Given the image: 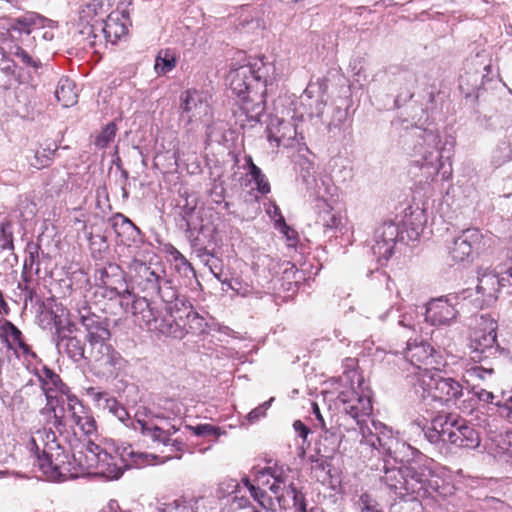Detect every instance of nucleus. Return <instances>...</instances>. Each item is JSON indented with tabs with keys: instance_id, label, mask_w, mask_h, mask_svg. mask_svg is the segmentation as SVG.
I'll return each mask as SVG.
<instances>
[{
	"instance_id": "63",
	"label": "nucleus",
	"mask_w": 512,
	"mask_h": 512,
	"mask_svg": "<svg viewBox=\"0 0 512 512\" xmlns=\"http://www.w3.org/2000/svg\"><path fill=\"white\" fill-rule=\"evenodd\" d=\"M193 432L197 436H206V435H219L220 428L210 425V424H200L196 427H193Z\"/></svg>"
},
{
	"instance_id": "19",
	"label": "nucleus",
	"mask_w": 512,
	"mask_h": 512,
	"mask_svg": "<svg viewBox=\"0 0 512 512\" xmlns=\"http://www.w3.org/2000/svg\"><path fill=\"white\" fill-rule=\"evenodd\" d=\"M96 279L101 285L110 290L111 298L119 295V288L124 286V276L122 268L116 263H109L96 270Z\"/></svg>"
},
{
	"instance_id": "5",
	"label": "nucleus",
	"mask_w": 512,
	"mask_h": 512,
	"mask_svg": "<svg viewBox=\"0 0 512 512\" xmlns=\"http://www.w3.org/2000/svg\"><path fill=\"white\" fill-rule=\"evenodd\" d=\"M485 238L477 228H468L446 244L450 261L454 264L471 263L485 246Z\"/></svg>"
},
{
	"instance_id": "41",
	"label": "nucleus",
	"mask_w": 512,
	"mask_h": 512,
	"mask_svg": "<svg viewBox=\"0 0 512 512\" xmlns=\"http://www.w3.org/2000/svg\"><path fill=\"white\" fill-rule=\"evenodd\" d=\"M512 158V147L510 141L504 139L501 140L492 154V162L496 166H501Z\"/></svg>"
},
{
	"instance_id": "43",
	"label": "nucleus",
	"mask_w": 512,
	"mask_h": 512,
	"mask_svg": "<svg viewBox=\"0 0 512 512\" xmlns=\"http://www.w3.org/2000/svg\"><path fill=\"white\" fill-rule=\"evenodd\" d=\"M284 488L286 490V495L292 497L293 506L296 512H309L307 510L304 494L299 491L293 483H290L287 487Z\"/></svg>"
},
{
	"instance_id": "35",
	"label": "nucleus",
	"mask_w": 512,
	"mask_h": 512,
	"mask_svg": "<svg viewBox=\"0 0 512 512\" xmlns=\"http://www.w3.org/2000/svg\"><path fill=\"white\" fill-rule=\"evenodd\" d=\"M121 460L125 462L126 467L142 466L144 464H151L155 461L158 456L154 454H148L144 452H136L132 446L123 448L120 454Z\"/></svg>"
},
{
	"instance_id": "4",
	"label": "nucleus",
	"mask_w": 512,
	"mask_h": 512,
	"mask_svg": "<svg viewBox=\"0 0 512 512\" xmlns=\"http://www.w3.org/2000/svg\"><path fill=\"white\" fill-rule=\"evenodd\" d=\"M422 461L420 456L405 462V492L406 495H415V498H434L441 494L440 479Z\"/></svg>"
},
{
	"instance_id": "3",
	"label": "nucleus",
	"mask_w": 512,
	"mask_h": 512,
	"mask_svg": "<svg viewBox=\"0 0 512 512\" xmlns=\"http://www.w3.org/2000/svg\"><path fill=\"white\" fill-rule=\"evenodd\" d=\"M72 458L75 464V476L78 473L77 468L80 471L97 469V473L109 479H118L123 474L122 468L113 462V456L93 442H88L86 445H81L79 450H74Z\"/></svg>"
},
{
	"instance_id": "62",
	"label": "nucleus",
	"mask_w": 512,
	"mask_h": 512,
	"mask_svg": "<svg viewBox=\"0 0 512 512\" xmlns=\"http://www.w3.org/2000/svg\"><path fill=\"white\" fill-rule=\"evenodd\" d=\"M312 470L325 475L322 482H325L327 478H331V464L325 458L315 460V464L312 465Z\"/></svg>"
},
{
	"instance_id": "49",
	"label": "nucleus",
	"mask_w": 512,
	"mask_h": 512,
	"mask_svg": "<svg viewBox=\"0 0 512 512\" xmlns=\"http://www.w3.org/2000/svg\"><path fill=\"white\" fill-rule=\"evenodd\" d=\"M34 24L32 16H23L14 18L10 22L9 30L17 31L20 34L24 33L29 35L31 33V26Z\"/></svg>"
},
{
	"instance_id": "53",
	"label": "nucleus",
	"mask_w": 512,
	"mask_h": 512,
	"mask_svg": "<svg viewBox=\"0 0 512 512\" xmlns=\"http://www.w3.org/2000/svg\"><path fill=\"white\" fill-rule=\"evenodd\" d=\"M483 78H484V76L479 75V73H474L472 75H470L469 73H466L465 75L460 76L459 87H460V89L464 90V85L469 86L470 80H473V83H471V88L470 89L467 88V90H468L467 93L470 94V93L474 92V90L479 89V87L483 83Z\"/></svg>"
},
{
	"instance_id": "50",
	"label": "nucleus",
	"mask_w": 512,
	"mask_h": 512,
	"mask_svg": "<svg viewBox=\"0 0 512 512\" xmlns=\"http://www.w3.org/2000/svg\"><path fill=\"white\" fill-rule=\"evenodd\" d=\"M348 115L347 109L342 108L340 106L332 107V114L330 119L323 120L324 123L327 124V127L331 129L332 127L337 128L341 126L346 120Z\"/></svg>"
},
{
	"instance_id": "31",
	"label": "nucleus",
	"mask_w": 512,
	"mask_h": 512,
	"mask_svg": "<svg viewBox=\"0 0 512 512\" xmlns=\"http://www.w3.org/2000/svg\"><path fill=\"white\" fill-rule=\"evenodd\" d=\"M56 346L59 351H64L75 362L84 358V344L72 334L62 336L61 339L57 340Z\"/></svg>"
},
{
	"instance_id": "47",
	"label": "nucleus",
	"mask_w": 512,
	"mask_h": 512,
	"mask_svg": "<svg viewBox=\"0 0 512 512\" xmlns=\"http://www.w3.org/2000/svg\"><path fill=\"white\" fill-rule=\"evenodd\" d=\"M249 175L255 183L256 189L259 193L268 194L270 192L271 188L268 179L259 167H253Z\"/></svg>"
},
{
	"instance_id": "34",
	"label": "nucleus",
	"mask_w": 512,
	"mask_h": 512,
	"mask_svg": "<svg viewBox=\"0 0 512 512\" xmlns=\"http://www.w3.org/2000/svg\"><path fill=\"white\" fill-rule=\"evenodd\" d=\"M318 216L316 223L324 228L325 231L333 230L341 222L340 217L332 212L331 206L325 200H319L317 203Z\"/></svg>"
},
{
	"instance_id": "28",
	"label": "nucleus",
	"mask_w": 512,
	"mask_h": 512,
	"mask_svg": "<svg viewBox=\"0 0 512 512\" xmlns=\"http://www.w3.org/2000/svg\"><path fill=\"white\" fill-rule=\"evenodd\" d=\"M434 348L428 344L421 342L420 344H415L408 348L407 357L410 359L411 363L419 370L417 372H422L425 368L422 369L421 365L432 366L434 363Z\"/></svg>"
},
{
	"instance_id": "57",
	"label": "nucleus",
	"mask_w": 512,
	"mask_h": 512,
	"mask_svg": "<svg viewBox=\"0 0 512 512\" xmlns=\"http://www.w3.org/2000/svg\"><path fill=\"white\" fill-rule=\"evenodd\" d=\"M107 351H110L108 353L107 357L105 358V363L109 364L111 366V373H113L116 370H120L123 366L124 359L120 355L119 352L115 351L112 347H106Z\"/></svg>"
},
{
	"instance_id": "64",
	"label": "nucleus",
	"mask_w": 512,
	"mask_h": 512,
	"mask_svg": "<svg viewBox=\"0 0 512 512\" xmlns=\"http://www.w3.org/2000/svg\"><path fill=\"white\" fill-rule=\"evenodd\" d=\"M20 174L12 169L3 170L0 173V182L3 184L14 185L19 181Z\"/></svg>"
},
{
	"instance_id": "6",
	"label": "nucleus",
	"mask_w": 512,
	"mask_h": 512,
	"mask_svg": "<svg viewBox=\"0 0 512 512\" xmlns=\"http://www.w3.org/2000/svg\"><path fill=\"white\" fill-rule=\"evenodd\" d=\"M389 92L394 96V105L399 108L414 96L418 83L416 73L407 67H390L388 70Z\"/></svg>"
},
{
	"instance_id": "17",
	"label": "nucleus",
	"mask_w": 512,
	"mask_h": 512,
	"mask_svg": "<svg viewBox=\"0 0 512 512\" xmlns=\"http://www.w3.org/2000/svg\"><path fill=\"white\" fill-rule=\"evenodd\" d=\"M131 311L140 326H145L150 331L156 330L162 314L146 297L134 299L131 304Z\"/></svg>"
},
{
	"instance_id": "44",
	"label": "nucleus",
	"mask_w": 512,
	"mask_h": 512,
	"mask_svg": "<svg viewBox=\"0 0 512 512\" xmlns=\"http://www.w3.org/2000/svg\"><path fill=\"white\" fill-rule=\"evenodd\" d=\"M155 295H158L166 306L180 297L175 288L172 287L171 282L167 279L162 281L160 289L156 291Z\"/></svg>"
},
{
	"instance_id": "56",
	"label": "nucleus",
	"mask_w": 512,
	"mask_h": 512,
	"mask_svg": "<svg viewBox=\"0 0 512 512\" xmlns=\"http://www.w3.org/2000/svg\"><path fill=\"white\" fill-rule=\"evenodd\" d=\"M32 156H27V160L29 165L38 170L45 168L50 165L47 156L44 153H41L40 149H36L32 151Z\"/></svg>"
},
{
	"instance_id": "59",
	"label": "nucleus",
	"mask_w": 512,
	"mask_h": 512,
	"mask_svg": "<svg viewBox=\"0 0 512 512\" xmlns=\"http://www.w3.org/2000/svg\"><path fill=\"white\" fill-rule=\"evenodd\" d=\"M101 22H96L95 24H85L83 28L79 31V37H82L83 42H85V38H100L102 34L100 33Z\"/></svg>"
},
{
	"instance_id": "15",
	"label": "nucleus",
	"mask_w": 512,
	"mask_h": 512,
	"mask_svg": "<svg viewBox=\"0 0 512 512\" xmlns=\"http://www.w3.org/2000/svg\"><path fill=\"white\" fill-rule=\"evenodd\" d=\"M251 71L250 66L242 65L237 68H231L227 75L230 89L239 98L257 91Z\"/></svg>"
},
{
	"instance_id": "54",
	"label": "nucleus",
	"mask_w": 512,
	"mask_h": 512,
	"mask_svg": "<svg viewBox=\"0 0 512 512\" xmlns=\"http://www.w3.org/2000/svg\"><path fill=\"white\" fill-rule=\"evenodd\" d=\"M41 389L46 398V406L40 410L42 415H47L51 418V412H55L54 402L58 403V398L52 394L54 387H46L45 385H41Z\"/></svg>"
},
{
	"instance_id": "25",
	"label": "nucleus",
	"mask_w": 512,
	"mask_h": 512,
	"mask_svg": "<svg viewBox=\"0 0 512 512\" xmlns=\"http://www.w3.org/2000/svg\"><path fill=\"white\" fill-rule=\"evenodd\" d=\"M263 97L264 90H257L242 98L241 110L249 121L260 122L266 108Z\"/></svg>"
},
{
	"instance_id": "27",
	"label": "nucleus",
	"mask_w": 512,
	"mask_h": 512,
	"mask_svg": "<svg viewBox=\"0 0 512 512\" xmlns=\"http://www.w3.org/2000/svg\"><path fill=\"white\" fill-rule=\"evenodd\" d=\"M295 134L296 131L290 122L278 117L270 118L269 124L267 125L268 141H274L277 145H280L282 140L286 138L292 139L295 137Z\"/></svg>"
},
{
	"instance_id": "60",
	"label": "nucleus",
	"mask_w": 512,
	"mask_h": 512,
	"mask_svg": "<svg viewBox=\"0 0 512 512\" xmlns=\"http://www.w3.org/2000/svg\"><path fill=\"white\" fill-rule=\"evenodd\" d=\"M436 417L431 421V427L425 431V437L429 442L437 444L440 441L444 442V435L441 428L435 426Z\"/></svg>"
},
{
	"instance_id": "38",
	"label": "nucleus",
	"mask_w": 512,
	"mask_h": 512,
	"mask_svg": "<svg viewBox=\"0 0 512 512\" xmlns=\"http://www.w3.org/2000/svg\"><path fill=\"white\" fill-rule=\"evenodd\" d=\"M176 63V56L171 50H161L156 56L154 69L158 75H165L175 68Z\"/></svg>"
},
{
	"instance_id": "48",
	"label": "nucleus",
	"mask_w": 512,
	"mask_h": 512,
	"mask_svg": "<svg viewBox=\"0 0 512 512\" xmlns=\"http://www.w3.org/2000/svg\"><path fill=\"white\" fill-rule=\"evenodd\" d=\"M116 125L114 123L107 124L101 133L96 137L95 145L99 148H105L108 144L113 141L116 135Z\"/></svg>"
},
{
	"instance_id": "20",
	"label": "nucleus",
	"mask_w": 512,
	"mask_h": 512,
	"mask_svg": "<svg viewBox=\"0 0 512 512\" xmlns=\"http://www.w3.org/2000/svg\"><path fill=\"white\" fill-rule=\"evenodd\" d=\"M405 462H401L399 466H390L389 461L384 460L383 475L380 477L381 481L395 494L403 497L405 492Z\"/></svg>"
},
{
	"instance_id": "8",
	"label": "nucleus",
	"mask_w": 512,
	"mask_h": 512,
	"mask_svg": "<svg viewBox=\"0 0 512 512\" xmlns=\"http://www.w3.org/2000/svg\"><path fill=\"white\" fill-rule=\"evenodd\" d=\"M458 296H449L431 300L425 310V320L431 325H450L457 319L460 309Z\"/></svg>"
},
{
	"instance_id": "39",
	"label": "nucleus",
	"mask_w": 512,
	"mask_h": 512,
	"mask_svg": "<svg viewBox=\"0 0 512 512\" xmlns=\"http://www.w3.org/2000/svg\"><path fill=\"white\" fill-rule=\"evenodd\" d=\"M38 378L41 385H45L46 387H54L62 393H64V390L67 389V386L62 382L60 376L46 366L40 370L38 373Z\"/></svg>"
},
{
	"instance_id": "12",
	"label": "nucleus",
	"mask_w": 512,
	"mask_h": 512,
	"mask_svg": "<svg viewBox=\"0 0 512 512\" xmlns=\"http://www.w3.org/2000/svg\"><path fill=\"white\" fill-rule=\"evenodd\" d=\"M208 105L203 101L202 95L197 90H186L180 95L179 120L190 125L192 122L206 114Z\"/></svg>"
},
{
	"instance_id": "33",
	"label": "nucleus",
	"mask_w": 512,
	"mask_h": 512,
	"mask_svg": "<svg viewBox=\"0 0 512 512\" xmlns=\"http://www.w3.org/2000/svg\"><path fill=\"white\" fill-rule=\"evenodd\" d=\"M55 97L63 107H71L77 103V93L75 91V84L69 78H61L58 82Z\"/></svg>"
},
{
	"instance_id": "30",
	"label": "nucleus",
	"mask_w": 512,
	"mask_h": 512,
	"mask_svg": "<svg viewBox=\"0 0 512 512\" xmlns=\"http://www.w3.org/2000/svg\"><path fill=\"white\" fill-rule=\"evenodd\" d=\"M253 75L254 84L259 91L264 90L268 83L274 80L275 67L271 63H265L263 59H258L254 63L248 64Z\"/></svg>"
},
{
	"instance_id": "42",
	"label": "nucleus",
	"mask_w": 512,
	"mask_h": 512,
	"mask_svg": "<svg viewBox=\"0 0 512 512\" xmlns=\"http://www.w3.org/2000/svg\"><path fill=\"white\" fill-rule=\"evenodd\" d=\"M16 64L13 60L2 54L0 59V88H6L9 84L10 77L15 73Z\"/></svg>"
},
{
	"instance_id": "2",
	"label": "nucleus",
	"mask_w": 512,
	"mask_h": 512,
	"mask_svg": "<svg viewBox=\"0 0 512 512\" xmlns=\"http://www.w3.org/2000/svg\"><path fill=\"white\" fill-rule=\"evenodd\" d=\"M415 393L423 401L431 400L441 404L456 401L463 396V387L455 379L444 377L440 371H434L426 367L422 372L416 374L414 383Z\"/></svg>"
},
{
	"instance_id": "37",
	"label": "nucleus",
	"mask_w": 512,
	"mask_h": 512,
	"mask_svg": "<svg viewBox=\"0 0 512 512\" xmlns=\"http://www.w3.org/2000/svg\"><path fill=\"white\" fill-rule=\"evenodd\" d=\"M96 399L98 401L104 400L103 408L108 410L109 413L113 414L118 418L119 421L125 423L130 419L129 413L126 408L122 406L115 398L107 397L105 393H97Z\"/></svg>"
},
{
	"instance_id": "13",
	"label": "nucleus",
	"mask_w": 512,
	"mask_h": 512,
	"mask_svg": "<svg viewBox=\"0 0 512 512\" xmlns=\"http://www.w3.org/2000/svg\"><path fill=\"white\" fill-rule=\"evenodd\" d=\"M79 315L80 322L87 331L86 338L91 345L104 344L110 339L109 319L90 313L87 308L79 310Z\"/></svg>"
},
{
	"instance_id": "14",
	"label": "nucleus",
	"mask_w": 512,
	"mask_h": 512,
	"mask_svg": "<svg viewBox=\"0 0 512 512\" xmlns=\"http://www.w3.org/2000/svg\"><path fill=\"white\" fill-rule=\"evenodd\" d=\"M372 425L375 432H373L367 425L360 426L359 431L362 435L361 442L370 445L381 454L392 456V447L396 441L393 438L391 431L380 423L376 424L374 421H372Z\"/></svg>"
},
{
	"instance_id": "22",
	"label": "nucleus",
	"mask_w": 512,
	"mask_h": 512,
	"mask_svg": "<svg viewBox=\"0 0 512 512\" xmlns=\"http://www.w3.org/2000/svg\"><path fill=\"white\" fill-rule=\"evenodd\" d=\"M193 323L196 321H187L183 318V321L167 316H161L157 323L155 331L174 338H183L184 335L194 329Z\"/></svg>"
},
{
	"instance_id": "40",
	"label": "nucleus",
	"mask_w": 512,
	"mask_h": 512,
	"mask_svg": "<svg viewBox=\"0 0 512 512\" xmlns=\"http://www.w3.org/2000/svg\"><path fill=\"white\" fill-rule=\"evenodd\" d=\"M461 444L460 447L475 449L480 444V437L478 432L472 427L461 420Z\"/></svg>"
},
{
	"instance_id": "21",
	"label": "nucleus",
	"mask_w": 512,
	"mask_h": 512,
	"mask_svg": "<svg viewBox=\"0 0 512 512\" xmlns=\"http://www.w3.org/2000/svg\"><path fill=\"white\" fill-rule=\"evenodd\" d=\"M302 104L309 107V115L323 118L327 105L325 93L321 85L309 84L302 96Z\"/></svg>"
},
{
	"instance_id": "46",
	"label": "nucleus",
	"mask_w": 512,
	"mask_h": 512,
	"mask_svg": "<svg viewBox=\"0 0 512 512\" xmlns=\"http://www.w3.org/2000/svg\"><path fill=\"white\" fill-rule=\"evenodd\" d=\"M250 494L254 498L255 501L259 503V505L265 509L266 511H273L274 501L273 499L266 493V491L262 490L257 486L250 487Z\"/></svg>"
},
{
	"instance_id": "24",
	"label": "nucleus",
	"mask_w": 512,
	"mask_h": 512,
	"mask_svg": "<svg viewBox=\"0 0 512 512\" xmlns=\"http://www.w3.org/2000/svg\"><path fill=\"white\" fill-rule=\"evenodd\" d=\"M165 278L161 277L145 263H140L135 276V283L147 295H154L160 289Z\"/></svg>"
},
{
	"instance_id": "29",
	"label": "nucleus",
	"mask_w": 512,
	"mask_h": 512,
	"mask_svg": "<svg viewBox=\"0 0 512 512\" xmlns=\"http://www.w3.org/2000/svg\"><path fill=\"white\" fill-rule=\"evenodd\" d=\"M165 310L168 315L181 321H183V318L187 321H196V324L199 326L203 321L185 297H179L173 303L166 306Z\"/></svg>"
},
{
	"instance_id": "23",
	"label": "nucleus",
	"mask_w": 512,
	"mask_h": 512,
	"mask_svg": "<svg viewBox=\"0 0 512 512\" xmlns=\"http://www.w3.org/2000/svg\"><path fill=\"white\" fill-rule=\"evenodd\" d=\"M435 426L441 428L444 435V442H449L460 447L461 419L452 414L437 415Z\"/></svg>"
},
{
	"instance_id": "18",
	"label": "nucleus",
	"mask_w": 512,
	"mask_h": 512,
	"mask_svg": "<svg viewBox=\"0 0 512 512\" xmlns=\"http://www.w3.org/2000/svg\"><path fill=\"white\" fill-rule=\"evenodd\" d=\"M148 413L146 408H143V411L138 410L134 421L131 423L132 428L139 430L143 436L149 437L153 442L168 446L170 444L171 431L152 425L143 419V416H147Z\"/></svg>"
},
{
	"instance_id": "45",
	"label": "nucleus",
	"mask_w": 512,
	"mask_h": 512,
	"mask_svg": "<svg viewBox=\"0 0 512 512\" xmlns=\"http://www.w3.org/2000/svg\"><path fill=\"white\" fill-rule=\"evenodd\" d=\"M73 422L87 435L92 434L96 430V421L88 414L80 415L73 412Z\"/></svg>"
},
{
	"instance_id": "61",
	"label": "nucleus",
	"mask_w": 512,
	"mask_h": 512,
	"mask_svg": "<svg viewBox=\"0 0 512 512\" xmlns=\"http://www.w3.org/2000/svg\"><path fill=\"white\" fill-rule=\"evenodd\" d=\"M272 401H273V398H271L270 400L264 402L263 404L259 405L258 407L253 409L251 412H249L248 415H247V420L250 423H255L261 417H264L265 413H266V410L269 408V406L271 405Z\"/></svg>"
},
{
	"instance_id": "26",
	"label": "nucleus",
	"mask_w": 512,
	"mask_h": 512,
	"mask_svg": "<svg viewBox=\"0 0 512 512\" xmlns=\"http://www.w3.org/2000/svg\"><path fill=\"white\" fill-rule=\"evenodd\" d=\"M11 336L24 355L36 358L37 355L31 347L23 341V335L20 329L9 320H4L0 327V338L6 344L8 349H12V343L8 339Z\"/></svg>"
},
{
	"instance_id": "1",
	"label": "nucleus",
	"mask_w": 512,
	"mask_h": 512,
	"mask_svg": "<svg viewBox=\"0 0 512 512\" xmlns=\"http://www.w3.org/2000/svg\"><path fill=\"white\" fill-rule=\"evenodd\" d=\"M404 142L412 144L415 155L420 156L417 163L422 168L430 167L433 169V173L438 174L445 168L446 162L449 167L451 166L449 160L454 145L453 140L446 139L440 146V136L435 128L412 127L405 135Z\"/></svg>"
},
{
	"instance_id": "55",
	"label": "nucleus",
	"mask_w": 512,
	"mask_h": 512,
	"mask_svg": "<svg viewBox=\"0 0 512 512\" xmlns=\"http://www.w3.org/2000/svg\"><path fill=\"white\" fill-rule=\"evenodd\" d=\"M36 436L39 437L42 441L45 442V447L43 450H54L56 448L55 444V433L52 431V428H46L44 427L42 430H38L36 432Z\"/></svg>"
},
{
	"instance_id": "11",
	"label": "nucleus",
	"mask_w": 512,
	"mask_h": 512,
	"mask_svg": "<svg viewBox=\"0 0 512 512\" xmlns=\"http://www.w3.org/2000/svg\"><path fill=\"white\" fill-rule=\"evenodd\" d=\"M477 279V293L482 296L483 303H490L497 299V293L500 291L503 281H512V269H510L506 276L499 277L490 268L480 267L477 271Z\"/></svg>"
},
{
	"instance_id": "16",
	"label": "nucleus",
	"mask_w": 512,
	"mask_h": 512,
	"mask_svg": "<svg viewBox=\"0 0 512 512\" xmlns=\"http://www.w3.org/2000/svg\"><path fill=\"white\" fill-rule=\"evenodd\" d=\"M472 356L474 361H482L498 351L496 327L492 326L488 332H476L471 342Z\"/></svg>"
},
{
	"instance_id": "36",
	"label": "nucleus",
	"mask_w": 512,
	"mask_h": 512,
	"mask_svg": "<svg viewBox=\"0 0 512 512\" xmlns=\"http://www.w3.org/2000/svg\"><path fill=\"white\" fill-rule=\"evenodd\" d=\"M100 33L105 42L116 43L127 33V28L124 24L118 23L116 20L109 17L107 21L101 22Z\"/></svg>"
},
{
	"instance_id": "10",
	"label": "nucleus",
	"mask_w": 512,
	"mask_h": 512,
	"mask_svg": "<svg viewBox=\"0 0 512 512\" xmlns=\"http://www.w3.org/2000/svg\"><path fill=\"white\" fill-rule=\"evenodd\" d=\"M337 401L343 405V412L351 416L360 428L364 425L362 417L369 416L372 412L370 398L362 396L353 389L341 391L337 396Z\"/></svg>"
},
{
	"instance_id": "7",
	"label": "nucleus",
	"mask_w": 512,
	"mask_h": 512,
	"mask_svg": "<svg viewBox=\"0 0 512 512\" xmlns=\"http://www.w3.org/2000/svg\"><path fill=\"white\" fill-rule=\"evenodd\" d=\"M55 453L50 450H42L39 456V468L47 477L53 480H65L68 475L75 476V464L69 459L62 448L57 445Z\"/></svg>"
},
{
	"instance_id": "32",
	"label": "nucleus",
	"mask_w": 512,
	"mask_h": 512,
	"mask_svg": "<svg viewBox=\"0 0 512 512\" xmlns=\"http://www.w3.org/2000/svg\"><path fill=\"white\" fill-rule=\"evenodd\" d=\"M111 225L118 236L127 235L133 241L141 235V230L126 216L116 213L111 218Z\"/></svg>"
},
{
	"instance_id": "51",
	"label": "nucleus",
	"mask_w": 512,
	"mask_h": 512,
	"mask_svg": "<svg viewBox=\"0 0 512 512\" xmlns=\"http://www.w3.org/2000/svg\"><path fill=\"white\" fill-rule=\"evenodd\" d=\"M55 328V336L54 340L57 342V340L61 339L62 336L70 335L74 332L75 326L72 324L67 316H65L63 319L56 320V323L53 324Z\"/></svg>"
},
{
	"instance_id": "52",
	"label": "nucleus",
	"mask_w": 512,
	"mask_h": 512,
	"mask_svg": "<svg viewBox=\"0 0 512 512\" xmlns=\"http://www.w3.org/2000/svg\"><path fill=\"white\" fill-rule=\"evenodd\" d=\"M358 505L360 512H383L377 500L368 493H363L360 496Z\"/></svg>"
},
{
	"instance_id": "9",
	"label": "nucleus",
	"mask_w": 512,
	"mask_h": 512,
	"mask_svg": "<svg viewBox=\"0 0 512 512\" xmlns=\"http://www.w3.org/2000/svg\"><path fill=\"white\" fill-rule=\"evenodd\" d=\"M401 234L399 226L392 221L384 222L375 230L371 249L378 261H388L391 258L396 242L399 238L403 239Z\"/></svg>"
},
{
	"instance_id": "58",
	"label": "nucleus",
	"mask_w": 512,
	"mask_h": 512,
	"mask_svg": "<svg viewBox=\"0 0 512 512\" xmlns=\"http://www.w3.org/2000/svg\"><path fill=\"white\" fill-rule=\"evenodd\" d=\"M10 54L19 59L23 64L26 66H31L34 68L38 67V62H36L28 52H26L22 47L15 46L11 51Z\"/></svg>"
}]
</instances>
